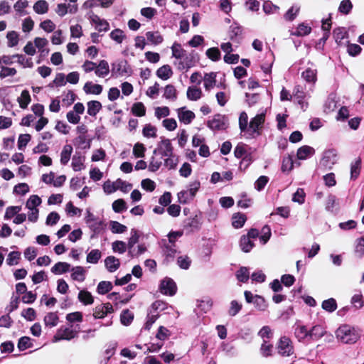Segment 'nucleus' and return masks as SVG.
<instances>
[{
	"label": "nucleus",
	"instance_id": "f257e3e1",
	"mask_svg": "<svg viewBox=\"0 0 364 364\" xmlns=\"http://www.w3.org/2000/svg\"><path fill=\"white\" fill-rule=\"evenodd\" d=\"M336 339L343 344H353L360 338L359 331L349 325H342L335 332Z\"/></svg>",
	"mask_w": 364,
	"mask_h": 364
},
{
	"label": "nucleus",
	"instance_id": "f03ea898",
	"mask_svg": "<svg viewBox=\"0 0 364 364\" xmlns=\"http://www.w3.org/2000/svg\"><path fill=\"white\" fill-rule=\"evenodd\" d=\"M200 183L198 180H194L189 183L187 190H183L178 193L177 197L180 203L186 204L192 200L200 189Z\"/></svg>",
	"mask_w": 364,
	"mask_h": 364
},
{
	"label": "nucleus",
	"instance_id": "7ed1b4c3",
	"mask_svg": "<svg viewBox=\"0 0 364 364\" xmlns=\"http://www.w3.org/2000/svg\"><path fill=\"white\" fill-rule=\"evenodd\" d=\"M265 121V114L260 113L251 119L246 138H255L260 134V132L263 127Z\"/></svg>",
	"mask_w": 364,
	"mask_h": 364
},
{
	"label": "nucleus",
	"instance_id": "20e7f679",
	"mask_svg": "<svg viewBox=\"0 0 364 364\" xmlns=\"http://www.w3.org/2000/svg\"><path fill=\"white\" fill-rule=\"evenodd\" d=\"M173 154V147L168 139L162 138L158 143L156 148L153 151L154 155H159L164 159Z\"/></svg>",
	"mask_w": 364,
	"mask_h": 364
},
{
	"label": "nucleus",
	"instance_id": "39448f33",
	"mask_svg": "<svg viewBox=\"0 0 364 364\" xmlns=\"http://www.w3.org/2000/svg\"><path fill=\"white\" fill-rule=\"evenodd\" d=\"M338 154L334 149H328L323 152L320 165L325 169H331L337 163Z\"/></svg>",
	"mask_w": 364,
	"mask_h": 364
},
{
	"label": "nucleus",
	"instance_id": "423d86ee",
	"mask_svg": "<svg viewBox=\"0 0 364 364\" xmlns=\"http://www.w3.org/2000/svg\"><path fill=\"white\" fill-rule=\"evenodd\" d=\"M85 220L90 229L95 233H99L103 229L102 220L96 218L89 210H86Z\"/></svg>",
	"mask_w": 364,
	"mask_h": 364
},
{
	"label": "nucleus",
	"instance_id": "0eeeda50",
	"mask_svg": "<svg viewBox=\"0 0 364 364\" xmlns=\"http://www.w3.org/2000/svg\"><path fill=\"white\" fill-rule=\"evenodd\" d=\"M159 290L164 295L173 296L176 293L177 286L172 279L165 277L160 283Z\"/></svg>",
	"mask_w": 364,
	"mask_h": 364
},
{
	"label": "nucleus",
	"instance_id": "6e6552de",
	"mask_svg": "<svg viewBox=\"0 0 364 364\" xmlns=\"http://www.w3.org/2000/svg\"><path fill=\"white\" fill-rule=\"evenodd\" d=\"M278 353L284 356H289L294 353V347L291 341L283 336L280 338L277 346Z\"/></svg>",
	"mask_w": 364,
	"mask_h": 364
},
{
	"label": "nucleus",
	"instance_id": "1a4fd4ad",
	"mask_svg": "<svg viewBox=\"0 0 364 364\" xmlns=\"http://www.w3.org/2000/svg\"><path fill=\"white\" fill-rule=\"evenodd\" d=\"M77 331L71 327H61L53 337V342H58L60 340H71L77 336Z\"/></svg>",
	"mask_w": 364,
	"mask_h": 364
},
{
	"label": "nucleus",
	"instance_id": "9d476101",
	"mask_svg": "<svg viewBox=\"0 0 364 364\" xmlns=\"http://www.w3.org/2000/svg\"><path fill=\"white\" fill-rule=\"evenodd\" d=\"M208 125L211 129H225L228 126V119L225 115L216 114Z\"/></svg>",
	"mask_w": 364,
	"mask_h": 364
},
{
	"label": "nucleus",
	"instance_id": "9b49d317",
	"mask_svg": "<svg viewBox=\"0 0 364 364\" xmlns=\"http://www.w3.org/2000/svg\"><path fill=\"white\" fill-rule=\"evenodd\" d=\"M176 113L178 120L184 124H191L196 117L194 112L188 109L186 107L178 108Z\"/></svg>",
	"mask_w": 364,
	"mask_h": 364
},
{
	"label": "nucleus",
	"instance_id": "f8f14e48",
	"mask_svg": "<svg viewBox=\"0 0 364 364\" xmlns=\"http://www.w3.org/2000/svg\"><path fill=\"white\" fill-rule=\"evenodd\" d=\"M89 18L91 23L95 26V28L101 32V31H107L109 28V23L105 20L101 18L97 15L94 13H90L89 16Z\"/></svg>",
	"mask_w": 364,
	"mask_h": 364
},
{
	"label": "nucleus",
	"instance_id": "ddd939ff",
	"mask_svg": "<svg viewBox=\"0 0 364 364\" xmlns=\"http://www.w3.org/2000/svg\"><path fill=\"white\" fill-rule=\"evenodd\" d=\"M113 312V307L111 304L106 303L102 305L97 306L95 308L93 316L95 318H102L108 314Z\"/></svg>",
	"mask_w": 364,
	"mask_h": 364
},
{
	"label": "nucleus",
	"instance_id": "4468645a",
	"mask_svg": "<svg viewBox=\"0 0 364 364\" xmlns=\"http://www.w3.org/2000/svg\"><path fill=\"white\" fill-rule=\"evenodd\" d=\"M85 156L76 153L72 158L71 166L74 171H80L85 168Z\"/></svg>",
	"mask_w": 364,
	"mask_h": 364
},
{
	"label": "nucleus",
	"instance_id": "2eb2a0df",
	"mask_svg": "<svg viewBox=\"0 0 364 364\" xmlns=\"http://www.w3.org/2000/svg\"><path fill=\"white\" fill-rule=\"evenodd\" d=\"M71 265L65 262H58L50 269V272L55 275H60L70 271Z\"/></svg>",
	"mask_w": 364,
	"mask_h": 364
},
{
	"label": "nucleus",
	"instance_id": "dca6fc26",
	"mask_svg": "<svg viewBox=\"0 0 364 364\" xmlns=\"http://www.w3.org/2000/svg\"><path fill=\"white\" fill-rule=\"evenodd\" d=\"M139 239V233L138 230L135 229H132L130 232V237L128 240V243L127 245V247L128 248V253L131 257H134V250H133V247L136 243L138 242Z\"/></svg>",
	"mask_w": 364,
	"mask_h": 364
},
{
	"label": "nucleus",
	"instance_id": "f3484780",
	"mask_svg": "<svg viewBox=\"0 0 364 364\" xmlns=\"http://www.w3.org/2000/svg\"><path fill=\"white\" fill-rule=\"evenodd\" d=\"M95 73L99 77L104 78L107 77L109 73V65L108 62L105 60H101L96 65Z\"/></svg>",
	"mask_w": 364,
	"mask_h": 364
},
{
	"label": "nucleus",
	"instance_id": "a211bd4d",
	"mask_svg": "<svg viewBox=\"0 0 364 364\" xmlns=\"http://www.w3.org/2000/svg\"><path fill=\"white\" fill-rule=\"evenodd\" d=\"M114 2V0H87L83 4V8L91 9L92 7L100 6L103 8L109 7Z\"/></svg>",
	"mask_w": 364,
	"mask_h": 364
},
{
	"label": "nucleus",
	"instance_id": "6ab92c4d",
	"mask_svg": "<svg viewBox=\"0 0 364 364\" xmlns=\"http://www.w3.org/2000/svg\"><path fill=\"white\" fill-rule=\"evenodd\" d=\"M70 271L72 272L70 275L72 279L80 282L85 281L86 277V270L84 267L81 266H76L72 267Z\"/></svg>",
	"mask_w": 364,
	"mask_h": 364
},
{
	"label": "nucleus",
	"instance_id": "aec40b11",
	"mask_svg": "<svg viewBox=\"0 0 364 364\" xmlns=\"http://www.w3.org/2000/svg\"><path fill=\"white\" fill-rule=\"evenodd\" d=\"M301 77L308 83L314 85L317 80V70L308 68L301 73Z\"/></svg>",
	"mask_w": 364,
	"mask_h": 364
},
{
	"label": "nucleus",
	"instance_id": "412c9836",
	"mask_svg": "<svg viewBox=\"0 0 364 364\" xmlns=\"http://www.w3.org/2000/svg\"><path fill=\"white\" fill-rule=\"evenodd\" d=\"M102 86L99 84H95L91 81L87 82L83 86V90L88 95H100L102 92Z\"/></svg>",
	"mask_w": 364,
	"mask_h": 364
},
{
	"label": "nucleus",
	"instance_id": "4be33fe9",
	"mask_svg": "<svg viewBox=\"0 0 364 364\" xmlns=\"http://www.w3.org/2000/svg\"><path fill=\"white\" fill-rule=\"evenodd\" d=\"M186 96L189 100L197 101L202 97L203 92L197 86H190L187 89Z\"/></svg>",
	"mask_w": 364,
	"mask_h": 364
},
{
	"label": "nucleus",
	"instance_id": "5701e85b",
	"mask_svg": "<svg viewBox=\"0 0 364 364\" xmlns=\"http://www.w3.org/2000/svg\"><path fill=\"white\" fill-rule=\"evenodd\" d=\"M17 102L20 108L23 109H27L28 105L31 102V97L28 90H23L20 96L17 98Z\"/></svg>",
	"mask_w": 364,
	"mask_h": 364
},
{
	"label": "nucleus",
	"instance_id": "b1692460",
	"mask_svg": "<svg viewBox=\"0 0 364 364\" xmlns=\"http://www.w3.org/2000/svg\"><path fill=\"white\" fill-rule=\"evenodd\" d=\"M301 7L298 4L292 5L284 14V19L286 21H293L300 12Z\"/></svg>",
	"mask_w": 364,
	"mask_h": 364
},
{
	"label": "nucleus",
	"instance_id": "393cba45",
	"mask_svg": "<svg viewBox=\"0 0 364 364\" xmlns=\"http://www.w3.org/2000/svg\"><path fill=\"white\" fill-rule=\"evenodd\" d=\"M105 264L110 272H115L120 266L119 259L114 256H109L105 259Z\"/></svg>",
	"mask_w": 364,
	"mask_h": 364
},
{
	"label": "nucleus",
	"instance_id": "a878e982",
	"mask_svg": "<svg viewBox=\"0 0 364 364\" xmlns=\"http://www.w3.org/2000/svg\"><path fill=\"white\" fill-rule=\"evenodd\" d=\"M315 150L313 147L309 146H303L297 150L296 156L300 160H305L308 157L313 156Z\"/></svg>",
	"mask_w": 364,
	"mask_h": 364
},
{
	"label": "nucleus",
	"instance_id": "bb28decb",
	"mask_svg": "<svg viewBox=\"0 0 364 364\" xmlns=\"http://www.w3.org/2000/svg\"><path fill=\"white\" fill-rule=\"evenodd\" d=\"M146 37L149 43L153 45H159L164 41L163 36L159 31H148L146 33Z\"/></svg>",
	"mask_w": 364,
	"mask_h": 364
},
{
	"label": "nucleus",
	"instance_id": "cd10ccee",
	"mask_svg": "<svg viewBox=\"0 0 364 364\" xmlns=\"http://www.w3.org/2000/svg\"><path fill=\"white\" fill-rule=\"evenodd\" d=\"M73 147L70 144H66L63 146L60 153V163L63 165H66L71 157L73 153Z\"/></svg>",
	"mask_w": 364,
	"mask_h": 364
},
{
	"label": "nucleus",
	"instance_id": "c85d7f7f",
	"mask_svg": "<svg viewBox=\"0 0 364 364\" xmlns=\"http://www.w3.org/2000/svg\"><path fill=\"white\" fill-rule=\"evenodd\" d=\"M216 74L215 73H206L204 75V87L205 90H210L214 87L216 83Z\"/></svg>",
	"mask_w": 364,
	"mask_h": 364
},
{
	"label": "nucleus",
	"instance_id": "c756f323",
	"mask_svg": "<svg viewBox=\"0 0 364 364\" xmlns=\"http://www.w3.org/2000/svg\"><path fill=\"white\" fill-rule=\"evenodd\" d=\"M173 75V71L168 65H165L159 68L156 71V75L161 80H166Z\"/></svg>",
	"mask_w": 364,
	"mask_h": 364
},
{
	"label": "nucleus",
	"instance_id": "7c9ffc66",
	"mask_svg": "<svg viewBox=\"0 0 364 364\" xmlns=\"http://www.w3.org/2000/svg\"><path fill=\"white\" fill-rule=\"evenodd\" d=\"M326 331L322 326L316 325L309 331L310 338L311 340H318L324 336Z\"/></svg>",
	"mask_w": 364,
	"mask_h": 364
},
{
	"label": "nucleus",
	"instance_id": "2f4dec72",
	"mask_svg": "<svg viewBox=\"0 0 364 364\" xmlns=\"http://www.w3.org/2000/svg\"><path fill=\"white\" fill-rule=\"evenodd\" d=\"M248 116L245 112H242L240 114L239 117V127L241 131V133L246 136L247 130H248Z\"/></svg>",
	"mask_w": 364,
	"mask_h": 364
},
{
	"label": "nucleus",
	"instance_id": "473e14b6",
	"mask_svg": "<svg viewBox=\"0 0 364 364\" xmlns=\"http://www.w3.org/2000/svg\"><path fill=\"white\" fill-rule=\"evenodd\" d=\"M109 37L117 44L122 43L124 40L127 38L124 32L119 28H116L111 31V33H109Z\"/></svg>",
	"mask_w": 364,
	"mask_h": 364
},
{
	"label": "nucleus",
	"instance_id": "72a5a7b5",
	"mask_svg": "<svg viewBox=\"0 0 364 364\" xmlns=\"http://www.w3.org/2000/svg\"><path fill=\"white\" fill-rule=\"evenodd\" d=\"M102 109V104L97 100H92L87 102V114L90 116H95Z\"/></svg>",
	"mask_w": 364,
	"mask_h": 364
},
{
	"label": "nucleus",
	"instance_id": "f704fd0d",
	"mask_svg": "<svg viewBox=\"0 0 364 364\" xmlns=\"http://www.w3.org/2000/svg\"><path fill=\"white\" fill-rule=\"evenodd\" d=\"M178 163V157L174 154L164 158V166L168 170L175 169Z\"/></svg>",
	"mask_w": 364,
	"mask_h": 364
},
{
	"label": "nucleus",
	"instance_id": "c9c22d12",
	"mask_svg": "<svg viewBox=\"0 0 364 364\" xmlns=\"http://www.w3.org/2000/svg\"><path fill=\"white\" fill-rule=\"evenodd\" d=\"M166 100L175 101L177 99V91L176 87L172 85H168L164 87L163 95Z\"/></svg>",
	"mask_w": 364,
	"mask_h": 364
},
{
	"label": "nucleus",
	"instance_id": "e433bc0d",
	"mask_svg": "<svg viewBox=\"0 0 364 364\" xmlns=\"http://www.w3.org/2000/svg\"><path fill=\"white\" fill-rule=\"evenodd\" d=\"M33 43L35 47L38 48V52L41 53L42 54L48 53V50L45 48L48 44V41L46 38L36 37L33 41Z\"/></svg>",
	"mask_w": 364,
	"mask_h": 364
},
{
	"label": "nucleus",
	"instance_id": "4c0bfd02",
	"mask_svg": "<svg viewBox=\"0 0 364 364\" xmlns=\"http://www.w3.org/2000/svg\"><path fill=\"white\" fill-rule=\"evenodd\" d=\"M58 316L55 312H50L44 317V323L46 326L54 327L58 325Z\"/></svg>",
	"mask_w": 364,
	"mask_h": 364
},
{
	"label": "nucleus",
	"instance_id": "58836bf2",
	"mask_svg": "<svg viewBox=\"0 0 364 364\" xmlns=\"http://www.w3.org/2000/svg\"><path fill=\"white\" fill-rule=\"evenodd\" d=\"M311 31V26H308L304 23H301L298 25L296 31L291 33V35L296 36H304L309 34Z\"/></svg>",
	"mask_w": 364,
	"mask_h": 364
},
{
	"label": "nucleus",
	"instance_id": "ea45409f",
	"mask_svg": "<svg viewBox=\"0 0 364 364\" xmlns=\"http://www.w3.org/2000/svg\"><path fill=\"white\" fill-rule=\"evenodd\" d=\"M247 220L246 216L242 213L234 214L232 217V225L235 228H241Z\"/></svg>",
	"mask_w": 364,
	"mask_h": 364
},
{
	"label": "nucleus",
	"instance_id": "a19ab883",
	"mask_svg": "<svg viewBox=\"0 0 364 364\" xmlns=\"http://www.w3.org/2000/svg\"><path fill=\"white\" fill-rule=\"evenodd\" d=\"M78 299L85 305H90L94 302V299L88 291L81 290L78 294Z\"/></svg>",
	"mask_w": 364,
	"mask_h": 364
},
{
	"label": "nucleus",
	"instance_id": "79ce46f5",
	"mask_svg": "<svg viewBox=\"0 0 364 364\" xmlns=\"http://www.w3.org/2000/svg\"><path fill=\"white\" fill-rule=\"evenodd\" d=\"M33 10L38 14H46L48 11V4L45 0H39L34 4Z\"/></svg>",
	"mask_w": 364,
	"mask_h": 364
},
{
	"label": "nucleus",
	"instance_id": "37998d69",
	"mask_svg": "<svg viewBox=\"0 0 364 364\" xmlns=\"http://www.w3.org/2000/svg\"><path fill=\"white\" fill-rule=\"evenodd\" d=\"M294 333L299 341H303L307 338H310L309 331L304 326H298L295 328Z\"/></svg>",
	"mask_w": 364,
	"mask_h": 364
},
{
	"label": "nucleus",
	"instance_id": "c03bdc74",
	"mask_svg": "<svg viewBox=\"0 0 364 364\" xmlns=\"http://www.w3.org/2000/svg\"><path fill=\"white\" fill-rule=\"evenodd\" d=\"M102 257L101 252L97 249L92 250L87 255V263L97 264Z\"/></svg>",
	"mask_w": 364,
	"mask_h": 364
},
{
	"label": "nucleus",
	"instance_id": "a18cd8bd",
	"mask_svg": "<svg viewBox=\"0 0 364 364\" xmlns=\"http://www.w3.org/2000/svg\"><path fill=\"white\" fill-rule=\"evenodd\" d=\"M28 6L27 0H18L14 5V9L20 16L26 14L25 9Z\"/></svg>",
	"mask_w": 364,
	"mask_h": 364
},
{
	"label": "nucleus",
	"instance_id": "49530a36",
	"mask_svg": "<svg viewBox=\"0 0 364 364\" xmlns=\"http://www.w3.org/2000/svg\"><path fill=\"white\" fill-rule=\"evenodd\" d=\"M6 39H7V46L9 48H12L16 46L18 43V34L17 32L12 31L8 32L6 35Z\"/></svg>",
	"mask_w": 364,
	"mask_h": 364
},
{
	"label": "nucleus",
	"instance_id": "de8ad7c7",
	"mask_svg": "<svg viewBox=\"0 0 364 364\" xmlns=\"http://www.w3.org/2000/svg\"><path fill=\"white\" fill-rule=\"evenodd\" d=\"M155 156L156 155L151 156L149 164L148 166L149 170L151 172L157 171L162 165V158L158 159Z\"/></svg>",
	"mask_w": 364,
	"mask_h": 364
},
{
	"label": "nucleus",
	"instance_id": "09e8293b",
	"mask_svg": "<svg viewBox=\"0 0 364 364\" xmlns=\"http://www.w3.org/2000/svg\"><path fill=\"white\" fill-rule=\"evenodd\" d=\"M172 55L177 59H181L186 54V50H183L179 43H174L171 46Z\"/></svg>",
	"mask_w": 364,
	"mask_h": 364
},
{
	"label": "nucleus",
	"instance_id": "8fccbe9b",
	"mask_svg": "<svg viewBox=\"0 0 364 364\" xmlns=\"http://www.w3.org/2000/svg\"><path fill=\"white\" fill-rule=\"evenodd\" d=\"M254 247L253 242L247 236H242L240 239V247L245 252H249Z\"/></svg>",
	"mask_w": 364,
	"mask_h": 364
},
{
	"label": "nucleus",
	"instance_id": "3c124183",
	"mask_svg": "<svg viewBox=\"0 0 364 364\" xmlns=\"http://www.w3.org/2000/svg\"><path fill=\"white\" fill-rule=\"evenodd\" d=\"M142 134L144 137L155 138L156 137V128L150 124H147L144 127Z\"/></svg>",
	"mask_w": 364,
	"mask_h": 364
},
{
	"label": "nucleus",
	"instance_id": "603ef678",
	"mask_svg": "<svg viewBox=\"0 0 364 364\" xmlns=\"http://www.w3.org/2000/svg\"><path fill=\"white\" fill-rule=\"evenodd\" d=\"M0 78L4 79L7 77L14 76L17 73V70L14 68H9L4 65H0Z\"/></svg>",
	"mask_w": 364,
	"mask_h": 364
},
{
	"label": "nucleus",
	"instance_id": "864d4df0",
	"mask_svg": "<svg viewBox=\"0 0 364 364\" xmlns=\"http://www.w3.org/2000/svg\"><path fill=\"white\" fill-rule=\"evenodd\" d=\"M127 247V244L123 241L117 240L112 243V249L113 252L116 253H124L126 252Z\"/></svg>",
	"mask_w": 364,
	"mask_h": 364
},
{
	"label": "nucleus",
	"instance_id": "5fc2aeb1",
	"mask_svg": "<svg viewBox=\"0 0 364 364\" xmlns=\"http://www.w3.org/2000/svg\"><path fill=\"white\" fill-rule=\"evenodd\" d=\"M21 253L17 251L11 252L6 258V264L9 266L16 265L20 259Z\"/></svg>",
	"mask_w": 364,
	"mask_h": 364
},
{
	"label": "nucleus",
	"instance_id": "6e6d98bb",
	"mask_svg": "<svg viewBox=\"0 0 364 364\" xmlns=\"http://www.w3.org/2000/svg\"><path fill=\"white\" fill-rule=\"evenodd\" d=\"M353 9V4L350 0H343L338 6V11L343 14H348Z\"/></svg>",
	"mask_w": 364,
	"mask_h": 364
},
{
	"label": "nucleus",
	"instance_id": "4d7b16f0",
	"mask_svg": "<svg viewBox=\"0 0 364 364\" xmlns=\"http://www.w3.org/2000/svg\"><path fill=\"white\" fill-rule=\"evenodd\" d=\"M31 136L29 134H21L18 138V149L24 150L28 143L31 141Z\"/></svg>",
	"mask_w": 364,
	"mask_h": 364
},
{
	"label": "nucleus",
	"instance_id": "13d9d810",
	"mask_svg": "<svg viewBox=\"0 0 364 364\" xmlns=\"http://www.w3.org/2000/svg\"><path fill=\"white\" fill-rule=\"evenodd\" d=\"M206 56L213 61H218L220 59V52L218 48H208L205 52Z\"/></svg>",
	"mask_w": 364,
	"mask_h": 364
},
{
	"label": "nucleus",
	"instance_id": "bf43d9fd",
	"mask_svg": "<svg viewBox=\"0 0 364 364\" xmlns=\"http://www.w3.org/2000/svg\"><path fill=\"white\" fill-rule=\"evenodd\" d=\"M132 112L137 117H143L146 114V108L142 102H136L133 105Z\"/></svg>",
	"mask_w": 364,
	"mask_h": 364
},
{
	"label": "nucleus",
	"instance_id": "052dcab7",
	"mask_svg": "<svg viewBox=\"0 0 364 364\" xmlns=\"http://www.w3.org/2000/svg\"><path fill=\"white\" fill-rule=\"evenodd\" d=\"M170 114V109L168 107H157L154 109V115L158 119L168 117Z\"/></svg>",
	"mask_w": 364,
	"mask_h": 364
},
{
	"label": "nucleus",
	"instance_id": "680f3d73",
	"mask_svg": "<svg viewBox=\"0 0 364 364\" xmlns=\"http://www.w3.org/2000/svg\"><path fill=\"white\" fill-rule=\"evenodd\" d=\"M294 166L293 159L290 156H284L282 160V172H290Z\"/></svg>",
	"mask_w": 364,
	"mask_h": 364
},
{
	"label": "nucleus",
	"instance_id": "e2e57ef3",
	"mask_svg": "<svg viewBox=\"0 0 364 364\" xmlns=\"http://www.w3.org/2000/svg\"><path fill=\"white\" fill-rule=\"evenodd\" d=\"M236 277L241 282H247L250 278L249 270L247 267H242L236 272Z\"/></svg>",
	"mask_w": 364,
	"mask_h": 364
},
{
	"label": "nucleus",
	"instance_id": "0e129e2a",
	"mask_svg": "<svg viewBox=\"0 0 364 364\" xmlns=\"http://www.w3.org/2000/svg\"><path fill=\"white\" fill-rule=\"evenodd\" d=\"M112 288V284L110 282L102 281L100 282L97 287V293L100 294H105L109 292Z\"/></svg>",
	"mask_w": 364,
	"mask_h": 364
},
{
	"label": "nucleus",
	"instance_id": "69168bd1",
	"mask_svg": "<svg viewBox=\"0 0 364 364\" xmlns=\"http://www.w3.org/2000/svg\"><path fill=\"white\" fill-rule=\"evenodd\" d=\"M41 203V199L36 195L30 196L26 202L28 209H38L37 207Z\"/></svg>",
	"mask_w": 364,
	"mask_h": 364
},
{
	"label": "nucleus",
	"instance_id": "338daca9",
	"mask_svg": "<svg viewBox=\"0 0 364 364\" xmlns=\"http://www.w3.org/2000/svg\"><path fill=\"white\" fill-rule=\"evenodd\" d=\"M263 10L267 14H277L279 11V7L270 1H266L263 4Z\"/></svg>",
	"mask_w": 364,
	"mask_h": 364
},
{
	"label": "nucleus",
	"instance_id": "774afa93",
	"mask_svg": "<svg viewBox=\"0 0 364 364\" xmlns=\"http://www.w3.org/2000/svg\"><path fill=\"white\" fill-rule=\"evenodd\" d=\"M133 318L134 315L129 310L123 311L120 316L121 323L124 326L129 325L132 323Z\"/></svg>",
	"mask_w": 364,
	"mask_h": 364
}]
</instances>
